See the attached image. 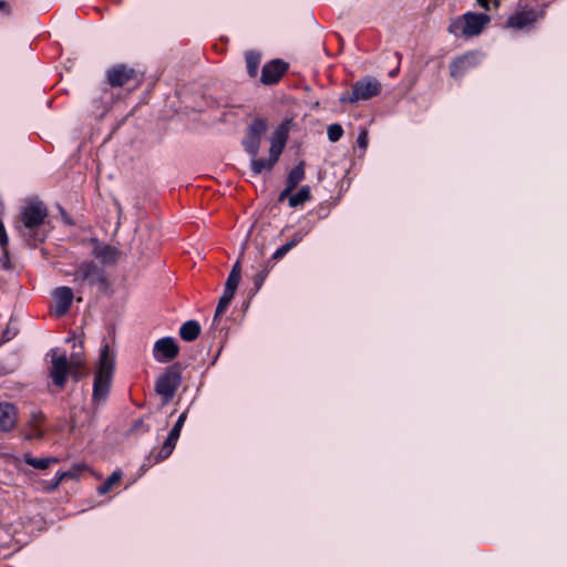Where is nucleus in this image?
<instances>
[{
  "label": "nucleus",
  "instance_id": "f257e3e1",
  "mask_svg": "<svg viewBox=\"0 0 567 567\" xmlns=\"http://www.w3.org/2000/svg\"><path fill=\"white\" fill-rule=\"evenodd\" d=\"M48 218V209L40 200L28 202L20 210L17 230L34 241H43L45 234L40 231Z\"/></svg>",
  "mask_w": 567,
  "mask_h": 567
},
{
  "label": "nucleus",
  "instance_id": "f03ea898",
  "mask_svg": "<svg viewBox=\"0 0 567 567\" xmlns=\"http://www.w3.org/2000/svg\"><path fill=\"white\" fill-rule=\"evenodd\" d=\"M114 367V355L110 353L109 344L104 343L101 347L93 382L92 401L95 406L103 404L107 399L112 384Z\"/></svg>",
  "mask_w": 567,
  "mask_h": 567
},
{
  "label": "nucleus",
  "instance_id": "7ed1b4c3",
  "mask_svg": "<svg viewBox=\"0 0 567 567\" xmlns=\"http://www.w3.org/2000/svg\"><path fill=\"white\" fill-rule=\"evenodd\" d=\"M51 363L50 377L59 388L64 386L68 374H71L75 380H79L82 375V360L73 357L69 360L66 354L60 353L58 349L51 351Z\"/></svg>",
  "mask_w": 567,
  "mask_h": 567
},
{
  "label": "nucleus",
  "instance_id": "20e7f679",
  "mask_svg": "<svg viewBox=\"0 0 567 567\" xmlns=\"http://www.w3.org/2000/svg\"><path fill=\"white\" fill-rule=\"evenodd\" d=\"M491 18L485 13L466 12L450 21L447 31L454 37L472 38L482 33Z\"/></svg>",
  "mask_w": 567,
  "mask_h": 567
},
{
  "label": "nucleus",
  "instance_id": "39448f33",
  "mask_svg": "<svg viewBox=\"0 0 567 567\" xmlns=\"http://www.w3.org/2000/svg\"><path fill=\"white\" fill-rule=\"evenodd\" d=\"M381 92V83L372 76H365L352 84L351 91H346L340 96L342 103H357L359 101H367L373 96L379 95Z\"/></svg>",
  "mask_w": 567,
  "mask_h": 567
},
{
  "label": "nucleus",
  "instance_id": "423d86ee",
  "mask_svg": "<svg viewBox=\"0 0 567 567\" xmlns=\"http://www.w3.org/2000/svg\"><path fill=\"white\" fill-rule=\"evenodd\" d=\"M74 281L83 285H103L105 282V275L103 269L97 267L92 261L81 264L74 272Z\"/></svg>",
  "mask_w": 567,
  "mask_h": 567
},
{
  "label": "nucleus",
  "instance_id": "0eeeda50",
  "mask_svg": "<svg viewBox=\"0 0 567 567\" xmlns=\"http://www.w3.org/2000/svg\"><path fill=\"white\" fill-rule=\"evenodd\" d=\"M186 419L187 412L185 411L178 416L167 439L164 441L159 452L154 456L156 463L167 458L173 453Z\"/></svg>",
  "mask_w": 567,
  "mask_h": 567
},
{
  "label": "nucleus",
  "instance_id": "6e6552de",
  "mask_svg": "<svg viewBox=\"0 0 567 567\" xmlns=\"http://www.w3.org/2000/svg\"><path fill=\"white\" fill-rule=\"evenodd\" d=\"M179 348L175 339L165 337L158 339L153 348V357L157 362L166 363L175 359L178 354Z\"/></svg>",
  "mask_w": 567,
  "mask_h": 567
},
{
  "label": "nucleus",
  "instance_id": "1a4fd4ad",
  "mask_svg": "<svg viewBox=\"0 0 567 567\" xmlns=\"http://www.w3.org/2000/svg\"><path fill=\"white\" fill-rule=\"evenodd\" d=\"M179 382V374L169 370L157 379L155 384L156 392L167 402L175 395Z\"/></svg>",
  "mask_w": 567,
  "mask_h": 567
},
{
  "label": "nucleus",
  "instance_id": "9d476101",
  "mask_svg": "<svg viewBox=\"0 0 567 567\" xmlns=\"http://www.w3.org/2000/svg\"><path fill=\"white\" fill-rule=\"evenodd\" d=\"M480 54L477 52H467L454 59L450 65L451 75L454 79L462 78L468 70L480 63Z\"/></svg>",
  "mask_w": 567,
  "mask_h": 567
},
{
  "label": "nucleus",
  "instance_id": "9b49d317",
  "mask_svg": "<svg viewBox=\"0 0 567 567\" xmlns=\"http://www.w3.org/2000/svg\"><path fill=\"white\" fill-rule=\"evenodd\" d=\"M289 121L281 123L272 133L270 137V150L272 153V159H279L289 135Z\"/></svg>",
  "mask_w": 567,
  "mask_h": 567
},
{
  "label": "nucleus",
  "instance_id": "f8f14e48",
  "mask_svg": "<svg viewBox=\"0 0 567 567\" xmlns=\"http://www.w3.org/2000/svg\"><path fill=\"white\" fill-rule=\"evenodd\" d=\"M54 300V312L56 316H63L70 309L74 295L70 287L63 286L52 292Z\"/></svg>",
  "mask_w": 567,
  "mask_h": 567
},
{
  "label": "nucleus",
  "instance_id": "ddd939ff",
  "mask_svg": "<svg viewBox=\"0 0 567 567\" xmlns=\"http://www.w3.org/2000/svg\"><path fill=\"white\" fill-rule=\"evenodd\" d=\"M93 244L92 255L104 265L114 264L120 255L117 248L102 244L97 239H91Z\"/></svg>",
  "mask_w": 567,
  "mask_h": 567
},
{
  "label": "nucleus",
  "instance_id": "4468645a",
  "mask_svg": "<svg viewBox=\"0 0 567 567\" xmlns=\"http://www.w3.org/2000/svg\"><path fill=\"white\" fill-rule=\"evenodd\" d=\"M287 70V64L280 60H274L264 65L261 71V82L264 84L277 83Z\"/></svg>",
  "mask_w": 567,
  "mask_h": 567
},
{
  "label": "nucleus",
  "instance_id": "2eb2a0df",
  "mask_svg": "<svg viewBox=\"0 0 567 567\" xmlns=\"http://www.w3.org/2000/svg\"><path fill=\"white\" fill-rule=\"evenodd\" d=\"M44 422V414L41 411H34L30 415L24 431V440H40L44 436L42 424Z\"/></svg>",
  "mask_w": 567,
  "mask_h": 567
},
{
  "label": "nucleus",
  "instance_id": "dca6fc26",
  "mask_svg": "<svg viewBox=\"0 0 567 567\" xmlns=\"http://www.w3.org/2000/svg\"><path fill=\"white\" fill-rule=\"evenodd\" d=\"M18 420L17 408L9 402H0V430L11 432Z\"/></svg>",
  "mask_w": 567,
  "mask_h": 567
},
{
  "label": "nucleus",
  "instance_id": "f3484780",
  "mask_svg": "<svg viewBox=\"0 0 567 567\" xmlns=\"http://www.w3.org/2000/svg\"><path fill=\"white\" fill-rule=\"evenodd\" d=\"M536 19L533 10H523L514 13L507 20V27L513 29H523L532 24Z\"/></svg>",
  "mask_w": 567,
  "mask_h": 567
},
{
  "label": "nucleus",
  "instance_id": "a211bd4d",
  "mask_svg": "<svg viewBox=\"0 0 567 567\" xmlns=\"http://www.w3.org/2000/svg\"><path fill=\"white\" fill-rule=\"evenodd\" d=\"M132 78V70L123 65L115 66L107 72V80L113 86H122Z\"/></svg>",
  "mask_w": 567,
  "mask_h": 567
},
{
  "label": "nucleus",
  "instance_id": "6ab92c4d",
  "mask_svg": "<svg viewBox=\"0 0 567 567\" xmlns=\"http://www.w3.org/2000/svg\"><path fill=\"white\" fill-rule=\"evenodd\" d=\"M250 168L254 174L258 175L262 172H269L272 169L278 159H272V153H269V158H258L257 156H250Z\"/></svg>",
  "mask_w": 567,
  "mask_h": 567
},
{
  "label": "nucleus",
  "instance_id": "aec40b11",
  "mask_svg": "<svg viewBox=\"0 0 567 567\" xmlns=\"http://www.w3.org/2000/svg\"><path fill=\"white\" fill-rule=\"evenodd\" d=\"M200 333V326L195 320H188L179 328V336L184 341L192 342Z\"/></svg>",
  "mask_w": 567,
  "mask_h": 567
},
{
  "label": "nucleus",
  "instance_id": "412c9836",
  "mask_svg": "<svg viewBox=\"0 0 567 567\" xmlns=\"http://www.w3.org/2000/svg\"><path fill=\"white\" fill-rule=\"evenodd\" d=\"M23 461L37 470H47L50 465L59 462L56 457H33L30 454H25Z\"/></svg>",
  "mask_w": 567,
  "mask_h": 567
},
{
  "label": "nucleus",
  "instance_id": "4be33fe9",
  "mask_svg": "<svg viewBox=\"0 0 567 567\" xmlns=\"http://www.w3.org/2000/svg\"><path fill=\"white\" fill-rule=\"evenodd\" d=\"M303 238V234L301 231H297L291 240L279 247L272 255V259L279 260L284 256H286L293 247H296Z\"/></svg>",
  "mask_w": 567,
  "mask_h": 567
},
{
  "label": "nucleus",
  "instance_id": "5701e85b",
  "mask_svg": "<svg viewBox=\"0 0 567 567\" xmlns=\"http://www.w3.org/2000/svg\"><path fill=\"white\" fill-rule=\"evenodd\" d=\"M240 277H241V269H240V264L237 260L235 262V265L233 266V269H231L230 274L228 275V278L226 280L224 289L228 290V291H231V292H236L237 287H238L239 281H240Z\"/></svg>",
  "mask_w": 567,
  "mask_h": 567
},
{
  "label": "nucleus",
  "instance_id": "b1692460",
  "mask_svg": "<svg viewBox=\"0 0 567 567\" xmlns=\"http://www.w3.org/2000/svg\"><path fill=\"white\" fill-rule=\"evenodd\" d=\"M310 197V187L307 185L302 186L296 194L289 197V206L292 208L301 206L308 202Z\"/></svg>",
  "mask_w": 567,
  "mask_h": 567
},
{
  "label": "nucleus",
  "instance_id": "393cba45",
  "mask_svg": "<svg viewBox=\"0 0 567 567\" xmlns=\"http://www.w3.org/2000/svg\"><path fill=\"white\" fill-rule=\"evenodd\" d=\"M246 66L250 76H256L260 64V55L254 51L247 52L245 55Z\"/></svg>",
  "mask_w": 567,
  "mask_h": 567
},
{
  "label": "nucleus",
  "instance_id": "a878e982",
  "mask_svg": "<svg viewBox=\"0 0 567 567\" xmlns=\"http://www.w3.org/2000/svg\"><path fill=\"white\" fill-rule=\"evenodd\" d=\"M122 474L120 471L113 472L106 481L97 487V492L101 495L107 494L115 485L121 481Z\"/></svg>",
  "mask_w": 567,
  "mask_h": 567
},
{
  "label": "nucleus",
  "instance_id": "bb28decb",
  "mask_svg": "<svg viewBox=\"0 0 567 567\" xmlns=\"http://www.w3.org/2000/svg\"><path fill=\"white\" fill-rule=\"evenodd\" d=\"M305 178V169L303 165L299 164L296 167H293L287 177V185L290 186V188H296V186Z\"/></svg>",
  "mask_w": 567,
  "mask_h": 567
},
{
  "label": "nucleus",
  "instance_id": "cd10ccee",
  "mask_svg": "<svg viewBox=\"0 0 567 567\" xmlns=\"http://www.w3.org/2000/svg\"><path fill=\"white\" fill-rule=\"evenodd\" d=\"M234 296H235V292L224 289V292H223L221 297L219 298V301H218V305H217V308L215 311V317H214L215 320L226 311V309L230 305Z\"/></svg>",
  "mask_w": 567,
  "mask_h": 567
},
{
  "label": "nucleus",
  "instance_id": "c85d7f7f",
  "mask_svg": "<svg viewBox=\"0 0 567 567\" xmlns=\"http://www.w3.org/2000/svg\"><path fill=\"white\" fill-rule=\"evenodd\" d=\"M260 140L261 138L247 133V136L245 137L243 144L245 146L246 152L250 156H257L258 155V151H259V146H260Z\"/></svg>",
  "mask_w": 567,
  "mask_h": 567
},
{
  "label": "nucleus",
  "instance_id": "c756f323",
  "mask_svg": "<svg viewBox=\"0 0 567 567\" xmlns=\"http://www.w3.org/2000/svg\"><path fill=\"white\" fill-rule=\"evenodd\" d=\"M268 128L267 121L264 118H255L251 124L248 126L249 134L261 138V136L266 133Z\"/></svg>",
  "mask_w": 567,
  "mask_h": 567
},
{
  "label": "nucleus",
  "instance_id": "7c9ffc66",
  "mask_svg": "<svg viewBox=\"0 0 567 567\" xmlns=\"http://www.w3.org/2000/svg\"><path fill=\"white\" fill-rule=\"evenodd\" d=\"M342 134H343V128L338 123L330 124L327 128L328 138L332 143L338 142L342 137Z\"/></svg>",
  "mask_w": 567,
  "mask_h": 567
},
{
  "label": "nucleus",
  "instance_id": "2f4dec72",
  "mask_svg": "<svg viewBox=\"0 0 567 567\" xmlns=\"http://www.w3.org/2000/svg\"><path fill=\"white\" fill-rule=\"evenodd\" d=\"M357 143L361 148H365L368 146V132L365 130H362L358 134Z\"/></svg>",
  "mask_w": 567,
  "mask_h": 567
},
{
  "label": "nucleus",
  "instance_id": "473e14b6",
  "mask_svg": "<svg viewBox=\"0 0 567 567\" xmlns=\"http://www.w3.org/2000/svg\"><path fill=\"white\" fill-rule=\"evenodd\" d=\"M9 238L4 228L3 223L0 220V246L6 248L8 246Z\"/></svg>",
  "mask_w": 567,
  "mask_h": 567
},
{
  "label": "nucleus",
  "instance_id": "72a5a7b5",
  "mask_svg": "<svg viewBox=\"0 0 567 567\" xmlns=\"http://www.w3.org/2000/svg\"><path fill=\"white\" fill-rule=\"evenodd\" d=\"M66 476H69L68 472H58L54 476L53 483L50 486V489L56 488Z\"/></svg>",
  "mask_w": 567,
  "mask_h": 567
},
{
  "label": "nucleus",
  "instance_id": "f704fd0d",
  "mask_svg": "<svg viewBox=\"0 0 567 567\" xmlns=\"http://www.w3.org/2000/svg\"><path fill=\"white\" fill-rule=\"evenodd\" d=\"M478 2V4L484 8L485 10H489L491 9V3L493 4L494 8H498L499 6V0H476Z\"/></svg>",
  "mask_w": 567,
  "mask_h": 567
},
{
  "label": "nucleus",
  "instance_id": "c9c22d12",
  "mask_svg": "<svg viewBox=\"0 0 567 567\" xmlns=\"http://www.w3.org/2000/svg\"><path fill=\"white\" fill-rule=\"evenodd\" d=\"M295 188H290L289 185L286 186V188L280 193L279 195V200H284L287 196L290 195V193Z\"/></svg>",
  "mask_w": 567,
  "mask_h": 567
},
{
  "label": "nucleus",
  "instance_id": "e433bc0d",
  "mask_svg": "<svg viewBox=\"0 0 567 567\" xmlns=\"http://www.w3.org/2000/svg\"><path fill=\"white\" fill-rule=\"evenodd\" d=\"M2 249H3V257L1 258L2 265L4 268H9V256H8L7 247L2 248Z\"/></svg>",
  "mask_w": 567,
  "mask_h": 567
},
{
  "label": "nucleus",
  "instance_id": "4c0bfd02",
  "mask_svg": "<svg viewBox=\"0 0 567 567\" xmlns=\"http://www.w3.org/2000/svg\"><path fill=\"white\" fill-rule=\"evenodd\" d=\"M264 279H265V276H259V277H258V279H257V281H256V285H257V287H258V288L260 287V285H261V282L264 281Z\"/></svg>",
  "mask_w": 567,
  "mask_h": 567
},
{
  "label": "nucleus",
  "instance_id": "58836bf2",
  "mask_svg": "<svg viewBox=\"0 0 567 567\" xmlns=\"http://www.w3.org/2000/svg\"><path fill=\"white\" fill-rule=\"evenodd\" d=\"M8 4L4 1H0V11H4L7 9Z\"/></svg>",
  "mask_w": 567,
  "mask_h": 567
}]
</instances>
